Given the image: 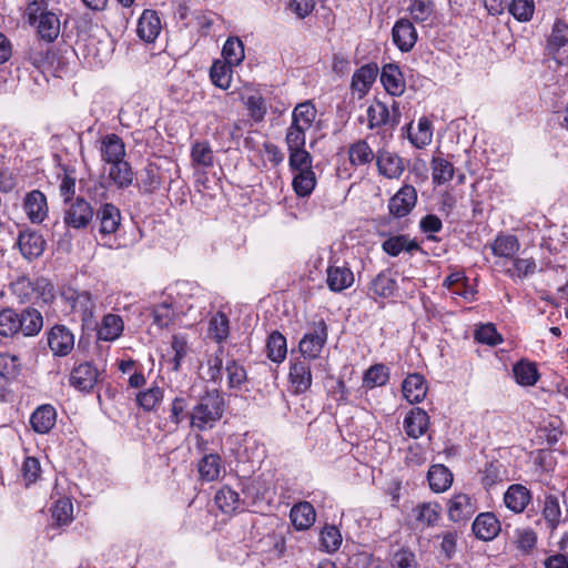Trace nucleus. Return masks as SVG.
<instances>
[{"label": "nucleus", "instance_id": "412c9836", "mask_svg": "<svg viewBox=\"0 0 568 568\" xmlns=\"http://www.w3.org/2000/svg\"><path fill=\"white\" fill-rule=\"evenodd\" d=\"M57 410L50 404L40 405L30 416V425L38 434H48L55 425Z\"/></svg>", "mask_w": 568, "mask_h": 568}, {"label": "nucleus", "instance_id": "3c124183", "mask_svg": "<svg viewBox=\"0 0 568 568\" xmlns=\"http://www.w3.org/2000/svg\"><path fill=\"white\" fill-rule=\"evenodd\" d=\"M164 398V390L158 385H153L150 388L138 393L136 403L145 412L155 409Z\"/></svg>", "mask_w": 568, "mask_h": 568}, {"label": "nucleus", "instance_id": "f704fd0d", "mask_svg": "<svg viewBox=\"0 0 568 568\" xmlns=\"http://www.w3.org/2000/svg\"><path fill=\"white\" fill-rule=\"evenodd\" d=\"M348 158L352 165L363 166L371 164L376 155L366 140H358L349 145Z\"/></svg>", "mask_w": 568, "mask_h": 568}, {"label": "nucleus", "instance_id": "ea45409f", "mask_svg": "<svg viewBox=\"0 0 568 568\" xmlns=\"http://www.w3.org/2000/svg\"><path fill=\"white\" fill-rule=\"evenodd\" d=\"M267 357L274 363H281L287 354L286 338L278 331L270 334L266 342Z\"/></svg>", "mask_w": 568, "mask_h": 568}, {"label": "nucleus", "instance_id": "4be33fe9", "mask_svg": "<svg viewBox=\"0 0 568 568\" xmlns=\"http://www.w3.org/2000/svg\"><path fill=\"white\" fill-rule=\"evenodd\" d=\"M162 29L160 17L154 10H144L138 22V36L145 42H153Z\"/></svg>", "mask_w": 568, "mask_h": 568}, {"label": "nucleus", "instance_id": "09e8293b", "mask_svg": "<svg viewBox=\"0 0 568 568\" xmlns=\"http://www.w3.org/2000/svg\"><path fill=\"white\" fill-rule=\"evenodd\" d=\"M389 379V368L384 364L371 366L364 374L363 385L369 389L384 386Z\"/></svg>", "mask_w": 568, "mask_h": 568}, {"label": "nucleus", "instance_id": "79ce46f5", "mask_svg": "<svg viewBox=\"0 0 568 568\" xmlns=\"http://www.w3.org/2000/svg\"><path fill=\"white\" fill-rule=\"evenodd\" d=\"M513 373L516 382L523 386H532L539 378L536 365L528 361L518 362L514 366Z\"/></svg>", "mask_w": 568, "mask_h": 568}, {"label": "nucleus", "instance_id": "a19ab883", "mask_svg": "<svg viewBox=\"0 0 568 568\" xmlns=\"http://www.w3.org/2000/svg\"><path fill=\"white\" fill-rule=\"evenodd\" d=\"M383 250L390 256H397L402 252H413L419 250V245L409 240L407 235H396L387 239L383 245Z\"/></svg>", "mask_w": 568, "mask_h": 568}, {"label": "nucleus", "instance_id": "c756f323", "mask_svg": "<svg viewBox=\"0 0 568 568\" xmlns=\"http://www.w3.org/2000/svg\"><path fill=\"white\" fill-rule=\"evenodd\" d=\"M326 283L332 292H342L354 283L353 272L345 266H329Z\"/></svg>", "mask_w": 568, "mask_h": 568}, {"label": "nucleus", "instance_id": "72a5a7b5", "mask_svg": "<svg viewBox=\"0 0 568 568\" xmlns=\"http://www.w3.org/2000/svg\"><path fill=\"white\" fill-rule=\"evenodd\" d=\"M505 267V273L515 278H525L532 275L536 272L537 264L532 257L529 258H511L509 262L505 261L501 263Z\"/></svg>", "mask_w": 568, "mask_h": 568}, {"label": "nucleus", "instance_id": "2f4dec72", "mask_svg": "<svg viewBox=\"0 0 568 568\" xmlns=\"http://www.w3.org/2000/svg\"><path fill=\"white\" fill-rule=\"evenodd\" d=\"M290 517L297 530H304L315 523L316 514L312 504L303 501L293 506Z\"/></svg>", "mask_w": 568, "mask_h": 568}, {"label": "nucleus", "instance_id": "69168bd1", "mask_svg": "<svg viewBox=\"0 0 568 568\" xmlns=\"http://www.w3.org/2000/svg\"><path fill=\"white\" fill-rule=\"evenodd\" d=\"M52 518L58 525H68L73 518V505L70 499L63 498L55 501L52 507Z\"/></svg>", "mask_w": 568, "mask_h": 568}, {"label": "nucleus", "instance_id": "aec40b11", "mask_svg": "<svg viewBox=\"0 0 568 568\" xmlns=\"http://www.w3.org/2000/svg\"><path fill=\"white\" fill-rule=\"evenodd\" d=\"M44 239L37 232H21L18 237L19 250L21 254L29 261L39 257L44 251Z\"/></svg>", "mask_w": 568, "mask_h": 568}, {"label": "nucleus", "instance_id": "f3484780", "mask_svg": "<svg viewBox=\"0 0 568 568\" xmlns=\"http://www.w3.org/2000/svg\"><path fill=\"white\" fill-rule=\"evenodd\" d=\"M288 378L296 394L305 393L312 385V373L308 361L302 358L292 363Z\"/></svg>", "mask_w": 568, "mask_h": 568}, {"label": "nucleus", "instance_id": "ddd939ff", "mask_svg": "<svg viewBox=\"0 0 568 568\" xmlns=\"http://www.w3.org/2000/svg\"><path fill=\"white\" fill-rule=\"evenodd\" d=\"M476 510V503L466 494H457L448 501V517L454 523L468 520Z\"/></svg>", "mask_w": 568, "mask_h": 568}, {"label": "nucleus", "instance_id": "a878e982", "mask_svg": "<svg viewBox=\"0 0 568 568\" xmlns=\"http://www.w3.org/2000/svg\"><path fill=\"white\" fill-rule=\"evenodd\" d=\"M18 325L21 326L19 333L23 336H36L43 327L42 314L33 307H27L18 313Z\"/></svg>", "mask_w": 568, "mask_h": 568}, {"label": "nucleus", "instance_id": "f03ea898", "mask_svg": "<svg viewBox=\"0 0 568 568\" xmlns=\"http://www.w3.org/2000/svg\"><path fill=\"white\" fill-rule=\"evenodd\" d=\"M61 298L70 312L78 316L82 325L90 327L94 323L97 311V297L89 291L77 290L71 286L64 287L61 292Z\"/></svg>", "mask_w": 568, "mask_h": 568}, {"label": "nucleus", "instance_id": "0eeeda50", "mask_svg": "<svg viewBox=\"0 0 568 568\" xmlns=\"http://www.w3.org/2000/svg\"><path fill=\"white\" fill-rule=\"evenodd\" d=\"M23 210L32 223H42L49 213L47 196L39 190L28 192L23 200Z\"/></svg>", "mask_w": 568, "mask_h": 568}, {"label": "nucleus", "instance_id": "603ef678", "mask_svg": "<svg viewBox=\"0 0 568 568\" xmlns=\"http://www.w3.org/2000/svg\"><path fill=\"white\" fill-rule=\"evenodd\" d=\"M432 176L434 183L440 185L454 178V165L442 156H435L432 161Z\"/></svg>", "mask_w": 568, "mask_h": 568}, {"label": "nucleus", "instance_id": "4468645a", "mask_svg": "<svg viewBox=\"0 0 568 568\" xmlns=\"http://www.w3.org/2000/svg\"><path fill=\"white\" fill-rule=\"evenodd\" d=\"M393 42L403 51L408 52L417 41V31L413 22L408 19H399L392 30Z\"/></svg>", "mask_w": 568, "mask_h": 568}, {"label": "nucleus", "instance_id": "13d9d810", "mask_svg": "<svg viewBox=\"0 0 568 568\" xmlns=\"http://www.w3.org/2000/svg\"><path fill=\"white\" fill-rule=\"evenodd\" d=\"M509 13L519 22H528L535 12L534 0H511L508 6Z\"/></svg>", "mask_w": 568, "mask_h": 568}, {"label": "nucleus", "instance_id": "a18cd8bd", "mask_svg": "<svg viewBox=\"0 0 568 568\" xmlns=\"http://www.w3.org/2000/svg\"><path fill=\"white\" fill-rule=\"evenodd\" d=\"M222 55L224 63L231 67L239 65L245 58L243 42L236 37H230L224 43Z\"/></svg>", "mask_w": 568, "mask_h": 568}, {"label": "nucleus", "instance_id": "7ed1b4c3", "mask_svg": "<svg viewBox=\"0 0 568 568\" xmlns=\"http://www.w3.org/2000/svg\"><path fill=\"white\" fill-rule=\"evenodd\" d=\"M64 204L63 223L65 226L74 230H84L93 221L94 209L83 197H77Z\"/></svg>", "mask_w": 568, "mask_h": 568}, {"label": "nucleus", "instance_id": "49530a36", "mask_svg": "<svg viewBox=\"0 0 568 568\" xmlns=\"http://www.w3.org/2000/svg\"><path fill=\"white\" fill-rule=\"evenodd\" d=\"M407 11L414 22H425L435 12L434 0H409Z\"/></svg>", "mask_w": 568, "mask_h": 568}, {"label": "nucleus", "instance_id": "4d7b16f0", "mask_svg": "<svg viewBox=\"0 0 568 568\" xmlns=\"http://www.w3.org/2000/svg\"><path fill=\"white\" fill-rule=\"evenodd\" d=\"M210 78L214 85L226 90L230 88L232 81V67L224 62L215 61L211 67Z\"/></svg>", "mask_w": 568, "mask_h": 568}, {"label": "nucleus", "instance_id": "5fc2aeb1", "mask_svg": "<svg viewBox=\"0 0 568 568\" xmlns=\"http://www.w3.org/2000/svg\"><path fill=\"white\" fill-rule=\"evenodd\" d=\"M161 185V175L159 168L149 163L141 173L139 186L143 193L151 194Z\"/></svg>", "mask_w": 568, "mask_h": 568}, {"label": "nucleus", "instance_id": "c9c22d12", "mask_svg": "<svg viewBox=\"0 0 568 568\" xmlns=\"http://www.w3.org/2000/svg\"><path fill=\"white\" fill-rule=\"evenodd\" d=\"M109 178L118 189H126L132 185L134 173L131 165L125 160H122L111 164Z\"/></svg>", "mask_w": 568, "mask_h": 568}, {"label": "nucleus", "instance_id": "dca6fc26", "mask_svg": "<svg viewBox=\"0 0 568 568\" xmlns=\"http://www.w3.org/2000/svg\"><path fill=\"white\" fill-rule=\"evenodd\" d=\"M97 220L99 221V231L103 235L114 234L121 224V212L120 210L111 204H102L97 212Z\"/></svg>", "mask_w": 568, "mask_h": 568}, {"label": "nucleus", "instance_id": "2eb2a0df", "mask_svg": "<svg viewBox=\"0 0 568 568\" xmlns=\"http://www.w3.org/2000/svg\"><path fill=\"white\" fill-rule=\"evenodd\" d=\"M429 423L428 414L424 409L415 407L406 414L403 426L408 437L417 439L427 432Z\"/></svg>", "mask_w": 568, "mask_h": 568}, {"label": "nucleus", "instance_id": "423d86ee", "mask_svg": "<svg viewBox=\"0 0 568 568\" xmlns=\"http://www.w3.org/2000/svg\"><path fill=\"white\" fill-rule=\"evenodd\" d=\"M417 203V192L413 185H403L389 200L388 210L395 217L408 215Z\"/></svg>", "mask_w": 568, "mask_h": 568}, {"label": "nucleus", "instance_id": "9b49d317", "mask_svg": "<svg viewBox=\"0 0 568 568\" xmlns=\"http://www.w3.org/2000/svg\"><path fill=\"white\" fill-rule=\"evenodd\" d=\"M501 526L494 513H480L471 525V530L477 539L490 541L500 532Z\"/></svg>", "mask_w": 568, "mask_h": 568}, {"label": "nucleus", "instance_id": "6ab92c4d", "mask_svg": "<svg viewBox=\"0 0 568 568\" xmlns=\"http://www.w3.org/2000/svg\"><path fill=\"white\" fill-rule=\"evenodd\" d=\"M100 152L102 161L111 165L124 160L125 144L119 135L106 134L101 139Z\"/></svg>", "mask_w": 568, "mask_h": 568}, {"label": "nucleus", "instance_id": "393cba45", "mask_svg": "<svg viewBox=\"0 0 568 568\" xmlns=\"http://www.w3.org/2000/svg\"><path fill=\"white\" fill-rule=\"evenodd\" d=\"M378 73L376 64H365L361 67L352 77L351 88L357 92L358 98L362 99L374 83Z\"/></svg>", "mask_w": 568, "mask_h": 568}, {"label": "nucleus", "instance_id": "864d4df0", "mask_svg": "<svg viewBox=\"0 0 568 568\" xmlns=\"http://www.w3.org/2000/svg\"><path fill=\"white\" fill-rule=\"evenodd\" d=\"M315 118V106L312 104V102L306 101L297 104L293 110L292 123L308 130L312 126Z\"/></svg>", "mask_w": 568, "mask_h": 568}, {"label": "nucleus", "instance_id": "8fccbe9b", "mask_svg": "<svg viewBox=\"0 0 568 568\" xmlns=\"http://www.w3.org/2000/svg\"><path fill=\"white\" fill-rule=\"evenodd\" d=\"M175 315V306L172 297L165 298L155 305L152 311L153 323L160 328L168 327Z\"/></svg>", "mask_w": 568, "mask_h": 568}, {"label": "nucleus", "instance_id": "c85d7f7f", "mask_svg": "<svg viewBox=\"0 0 568 568\" xmlns=\"http://www.w3.org/2000/svg\"><path fill=\"white\" fill-rule=\"evenodd\" d=\"M224 470L222 458L219 454H205L199 462V474L203 480H217Z\"/></svg>", "mask_w": 568, "mask_h": 568}, {"label": "nucleus", "instance_id": "f8f14e48", "mask_svg": "<svg viewBox=\"0 0 568 568\" xmlns=\"http://www.w3.org/2000/svg\"><path fill=\"white\" fill-rule=\"evenodd\" d=\"M99 371L91 363L85 362L75 366L70 374V384L81 390L90 392L97 384Z\"/></svg>", "mask_w": 568, "mask_h": 568}, {"label": "nucleus", "instance_id": "680f3d73", "mask_svg": "<svg viewBox=\"0 0 568 568\" xmlns=\"http://www.w3.org/2000/svg\"><path fill=\"white\" fill-rule=\"evenodd\" d=\"M191 158L194 164L210 168L213 165V151L209 142H195L191 149Z\"/></svg>", "mask_w": 568, "mask_h": 568}, {"label": "nucleus", "instance_id": "052dcab7", "mask_svg": "<svg viewBox=\"0 0 568 568\" xmlns=\"http://www.w3.org/2000/svg\"><path fill=\"white\" fill-rule=\"evenodd\" d=\"M171 349L173 352V357L170 361L171 368L172 371L178 372L181 368L182 361L189 352L186 337L183 335H173L171 341Z\"/></svg>", "mask_w": 568, "mask_h": 568}, {"label": "nucleus", "instance_id": "b1692460", "mask_svg": "<svg viewBox=\"0 0 568 568\" xmlns=\"http://www.w3.org/2000/svg\"><path fill=\"white\" fill-rule=\"evenodd\" d=\"M404 397L410 404L420 403L427 394V384L423 375L409 374L402 384Z\"/></svg>", "mask_w": 568, "mask_h": 568}, {"label": "nucleus", "instance_id": "bb28decb", "mask_svg": "<svg viewBox=\"0 0 568 568\" xmlns=\"http://www.w3.org/2000/svg\"><path fill=\"white\" fill-rule=\"evenodd\" d=\"M397 282L392 272L385 271L377 274L369 284L368 294L374 298H388L394 295Z\"/></svg>", "mask_w": 568, "mask_h": 568}, {"label": "nucleus", "instance_id": "774afa93", "mask_svg": "<svg viewBox=\"0 0 568 568\" xmlns=\"http://www.w3.org/2000/svg\"><path fill=\"white\" fill-rule=\"evenodd\" d=\"M475 339L478 343L496 346L503 342L501 335L491 323L483 324L475 331Z\"/></svg>", "mask_w": 568, "mask_h": 568}, {"label": "nucleus", "instance_id": "20e7f679", "mask_svg": "<svg viewBox=\"0 0 568 568\" xmlns=\"http://www.w3.org/2000/svg\"><path fill=\"white\" fill-rule=\"evenodd\" d=\"M328 336V327L324 320L315 322L312 326V329L303 336L300 341L298 349L306 359H315L317 358L326 342Z\"/></svg>", "mask_w": 568, "mask_h": 568}, {"label": "nucleus", "instance_id": "1a4fd4ad", "mask_svg": "<svg viewBox=\"0 0 568 568\" xmlns=\"http://www.w3.org/2000/svg\"><path fill=\"white\" fill-rule=\"evenodd\" d=\"M48 345L57 356L68 355L74 346V335L64 325H54L48 333Z\"/></svg>", "mask_w": 568, "mask_h": 568}, {"label": "nucleus", "instance_id": "c03bdc74", "mask_svg": "<svg viewBox=\"0 0 568 568\" xmlns=\"http://www.w3.org/2000/svg\"><path fill=\"white\" fill-rule=\"evenodd\" d=\"M416 520L426 527H434L440 519L442 507L438 503H423L415 509Z\"/></svg>", "mask_w": 568, "mask_h": 568}, {"label": "nucleus", "instance_id": "39448f33", "mask_svg": "<svg viewBox=\"0 0 568 568\" xmlns=\"http://www.w3.org/2000/svg\"><path fill=\"white\" fill-rule=\"evenodd\" d=\"M548 54L559 65H568V24L556 20L547 40Z\"/></svg>", "mask_w": 568, "mask_h": 568}, {"label": "nucleus", "instance_id": "338daca9", "mask_svg": "<svg viewBox=\"0 0 568 568\" xmlns=\"http://www.w3.org/2000/svg\"><path fill=\"white\" fill-rule=\"evenodd\" d=\"M288 151V165L292 171L298 172L312 170V155L305 150V148L292 149Z\"/></svg>", "mask_w": 568, "mask_h": 568}, {"label": "nucleus", "instance_id": "4c0bfd02", "mask_svg": "<svg viewBox=\"0 0 568 568\" xmlns=\"http://www.w3.org/2000/svg\"><path fill=\"white\" fill-rule=\"evenodd\" d=\"M216 506L225 514H232L241 508L242 500L239 493L229 486L219 489L214 497Z\"/></svg>", "mask_w": 568, "mask_h": 568}, {"label": "nucleus", "instance_id": "de8ad7c7", "mask_svg": "<svg viewBox=\"0 0 568 568\" xmlns=\"http://www.w3.org/2000/svg\"><path fill=\"white\" fill-rule=\"evenodd\" d=\"M293 189L297 196H308L316 185V178L313 170L298 171L293 178Z\"/></svg>", "mask_w": 568, "mask_h": 568}, {"label": "nucleus", "instance_id": "9d476101", "mask_svg": "<svg viewBox=\"0 0 568 568\" xmlns=\"http://www.w3.org/2000/svg\"><path fill=\"white\" fill-rule=\"evenodd\" d=\"M97 327V338L103 342H114L120 338L124 331V321L122 316L114 313H108L102 316L99 323H93Z\"/></svg>", "mask_w": 568, "mask_h": 568}, {"label": "nucleus", "instance_id": "37998d69", "mask_svg": "<svg viewBox=\"0 0 568 568\" xmlns=\"http://www.w3.org/2000/svg\"><path fill=\"white\" fill-rule=\"evenodd\" d=\"M230 334V322L227 316L217 312L209 322L207 335L217 343L225 341Z\"/></svg>", "mask_w": 568, "mask_h": 568}, {"label": "nucleus", "instance_id": "5701e85b", "mask_svg": "<svg viewBox=\"0 0 568 568\" xmlns=\"http://www.w3.org/2000/svg\"><path fill=\"white\" fill-rule=\"evenodd\" d=\"M378 172L387 179H397L404 172L402 159L388 151H378L376 154Z\"/></svg>", "mask_w": 568, "mask_h": 568}, {"label": "nucleus", "instance_id": "e433bc0d", "mask_svg": "<svg viewBox=\"0 0 568 568\" xmlns=\"http://www.w3.org/2000/svg\"><path fill=\"white\" fill-rule=\"evenodd\" d=\"M520 244L515 235H498L491 244L495 256L504 257L509 262L519 251Z\"/></svg>", "mask_w": 568, "mask_h": 568}, {"label": "nucleus", "instance_id": "a211bd4d", "mask_svg": "<svg viewBox=\"0 0 568 568\" xmlns=\"http://www.w3.org/2000/svg\"><path fill=\"white\" fill-rule=\"evenodd\" d=\"M530 501L531 493L521 484L510 485L504 494L505 506L515 514L523 513Z\"/></svg>", "mask_w": 568, "mask_h": 568}, {"label": "nucleus", "instance_id": "6e6552de", "mask_svg": "<svg viewBox=\"0 0 568 568\" xmlns=\"http://www.w3.org/2000/svg\"><path fill=\"white\" fill-rule=\"evenodd\" d=\"M400 113L398 108L393 105V114L389 113L387 105L376 101L367 109L368 128L374 129L382 125L396 126L399 123Z\"/></svg>", "mask_w": 568, "mask_h": 568}, {"label": "nucleus", "instance_id": "cd10ccee", "mask_svg": "<svg viewBox=\"0 0 568 568\" xmlns=\"http://www.w3.org/2000/svg\"><path fill=\"white\" fill-rule=\"evenodd\" d=\"M381 82L385 90L394 95H400L405 90V82L399 68L395 64H386L381 73Z\"/></svg>", "mask_w": 568, "mask_h": 568}, {"label": "nucleus", "instance_id": "58836bf2", "mask_svg": "<svg viewBox=\"0 0 568 568\" xmlns=\"http://www.w3.org/2000/svg\"><path fill=\"white\" fill-rule=\"evenodd\" d=\"M541 513L550 531L556 530L561 521V508L559 498L555 495H547L544 500Z\"/></svg>", "mask_w": 568, "mask_h": 568}, {"label": "nucleus", "instance_id": "6e6d98bb", "mask_svg": "<svg viewBox=\"0 0 568 568\" xmlns=\"http://www.w3.org/2000/svg\"><path fill=\"white\" fill-rule=\"evenodd\" d=\"M190 403L189 398L184 395H179L174 397L170 404V415L169 419L175 426H179L186 418L190 420Z\"/></svg>", "mask_w": 568, "mask_h": 568}, {"label": "nucleus", "instance_id": "7c9ffc66", "mask_svg": "<svg viewBox=\"0 0 568 568\" xmlns=\"http://www.w3.org/2000/svg\"><path fill=\"white\" fill-rule=\"evenodd\" d=\"M37 29L41 40L53 42L60 33V20L53 12H41Z\"/></svg>", "mask_w": 568, "mask_h": 568}, {"label": "nucleus", "instance_id": "f257e3e1", "mask_svg": "<svg viewBox=\"0 0 568 568\" xmlns=\"http://www.w3.org/2000/svg\"><path fill=\"white\" fill-rule=\"evenodd\" d=\"M226 408L224 396L217 389L206 390L190 410V427L199 432L212 430Z\"/></svg>", "mask_w": 568, "mask_h": 568}, {"label": "nucleus", "instance_id": "bf43d9fd", "mask_svg": "<svg viewBox=\"0 0 568 568\" xmlns=\"http://www.w3.org/2000/svg\"><path fill=\"white\" fill-rule=\"evenodd\" d=\"M18 312L12 308L0 311V335L12 337L19 334Z\"/></svg>", "mask_w": 568, "mask_h": 568}, {"label": "nucleus", "instance_id": "0e129e2a", "mask_svg": "<svg viewBox=\"0 0 568 568\" xmlns=\"http://www.w3.org/2000/svg\"><path fill=\"white\" fill-rule=\"evenodd\" d=\"M26 58L36 67L40 68L43 65L49 58V49L41 41V39L34 40L29 44L28 49L24 52Z\"/></svg>", "mask_w": 568, "mask_h": 568}, {"label": "nucleus", "instance_id": "473e14b6", "mask_svg": "<svg viewBox=\"0 0 568 568\" xmlns=\"http://www.w3.org/2000/svg\"><path fill=\"white\" fill-rule=\"evenodd\" d=\"M429 487L435 493L446 491L453 484V474L442 465H433L427 474Z\"/></svg>", "mask_w": 568, "mask_h": 568}, {"label": "nucleus", "instance_id": "e2e57ef3", "mask_svg": "<svg viewBox=\"0 0 568 568\" xmlns=\"http://www.w3.org/2000/svg\"><path fill=\"white\" fill-rule=\"evenodd\" d=\"M11 291L20 303L33 302L34 300V281L28 277H20L11 284Z\"/></svg>", "mask_w": 568, "mask_h": 568}]
</instances>
